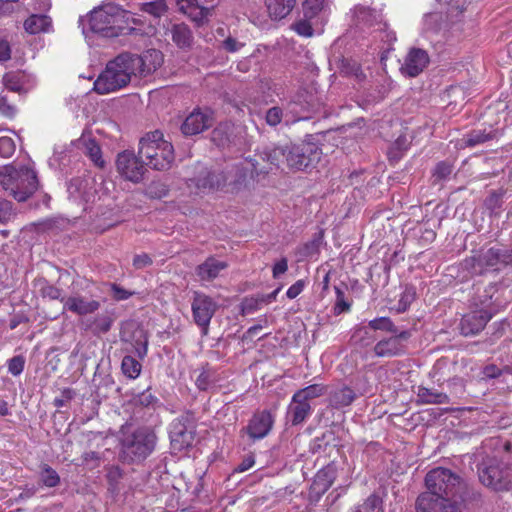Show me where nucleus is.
I'll return each mask as SVG.
<instances>
[{
  "instance_id": "48",
  "label": "nucleus",
  "mask_w": 512,
  "mask_h": 512,
  "mask_svg": "<svg viewBox=\"0 0 512 512\" xmlns=\"http://www.w3.org/2000/svg\"><path fill=\"white\" fill-rule=\"evenodd\" d=\"M214 381L213 372L210 369H202L197 376L195 384L200 390H207Z\"/></svg>"
},
{
  "instance_id": "29",
  "label": "nucleus",
  "mask_w": 512,
  "mask_h": 512,
  "mask_svg": "<svg viewBox=\"0 0 512 512\" xmlns=\"http://www.w3.org/2000/svg\"><path fill=\"white\" fill-rule=\"evenodd\" d=\"M297 0H264L269 17L281 20L289 15L295 7Z\"/></svg>"
},
{
  "instance_id": "52",
  "label": "nucleus",
  "mask_w": 512,
  "mask_h": 512,
  "mask_svg": "<svg viewBox=\"0 0 512 512\" xmlns=\"http://www.w3.org/2000/svg\"><path fill=\"white\" fill-rule=\"evenodd\" d=\"M15 152L14 140L8 136L0 137V155L3 158L11 157Z\"/></svg>"
},
{
  "instance_id": "33",
  "label": "nucleus",
  "mask_w": 512,
  "mask_h": 512,
  "mask_svg": "<svg viewBox=\"0 0 512 512\" xmlns=\"http://www.w3.org/2000/svg\"><path fill=\"white\" fill-rule=\"evenodd\" d=\"M4 87L12 92H24V86L27 83V76L22 71H10L4 74L2 78Z\"/></svg>"
},
{
  "instance_id": "59",
  "label": "nucleus",
  "mask_w": 512,
  "mask_h": 512,
  "mask_svg": "<svg viewBox=\"0 0 512 512\" xmlns=\"http://www.w3.org/2000/svg\"><path fill=\"white\" fill-rule=\"evenodd\" d=\"M192 439L191 435L184 429H181L179 431L172 432L171 435V441L172 443L176 444L177 442L180 443V448L184 445L188 446L190 444V440Z\"/></svg>"
},
{
  "instance_id": "62",
  "label": "nucleus",
  "mask_w": 512,
  "mask_h": 512,
  "mask_svg": "<svg viewBox=\"0 0 512 512\" xmlns=\"http://www.w3.org/2000/svg\"><path fill=\"white\" fill-rule=\"evenodd\" d=\"M75 391L71 388H65L61 392L60 398L54 399V405L58 408L63 407L69 400L73 399Z\"/></svg>"
},
{
  "instance_id": "58",
  "label": "nucleus",
  "mask_w": 512,
  "mask_h": 512,
  "mask_svg": "<svg viewBox=\"0 0 512 512\" xmlns=\"http://www.w3.org/2000/svg\"><path fill=\"white\" fill-rule=\"evenodd\" d=\"M24 364H25V361H24L23 357L15 356L9 360L8 370L12 375L17 376L22 373V371L24 369Z\"/></svg>"
},
{
  "instance_id": "54",
  "label": "nucleus",
  "mask_w": 512,
  "mask_h": 512,
  "mask_svg": "<svg viewBox=\"0 0 512 512\" xmlns=\"http://www.w3.org/2000/svg\"><path fill=\"white\" fill-rule=\"evenodd\" d=\"M261 302V298H253L246 297L241 302V312L243 315L253 313L254 311L259 309V305Z\"/></svg>"
},
{
  "instance_id": "38",
  "label": "nucleus",
  "mask_w": 512,
  "mask_h": 512,
  "mask_svg": "<svg viewBox=\"0 0 512 512\" xmlns=\"http://www.w3.org/2000/svg\"><path fill=\"white\" fill-rule=\"evenodd\" d=\"M303 15L307 19L316 18L327 7V0H304Z\"/></svg>"
},
{
  "instance_id": "10",
  "label": "nucleus",
  "mask_w": 512,
  "mask_h": 512,
  "mask_svg": "<svg viewBox=\"0 0 512 512\" xmlns=\"http://www.w3.org/2000/svg\"><path fill=\"white\" fill-rule=\"evenodd\" d=\"M321 109L319 98L306 90L298 91L285 106L287 121L308 120Z\"/></svg>"
},
{
  "instance_id": "34",
  "label": "nucleus",
  "mask_w": 512,
  "mask_h": 512,
  "mask_svg": "<svg viewBox=\"0 0 512 512\" xmlns=\"http://www.w3.org/2000/svg\"><path fill=\"white\" fill-rule=\"evenodd\" d=\"M495 137L493 131L486 132V130H472L461 140L462 147H475L477 145L486 143Z\"/></svg>"
},
{
  "instance_id": "31",
  "label": "nucleus",
  "mask_w": 512,
  "mask_h": 512,
  "mask_svg": "<svg viewBox=\"0 0 512 512\" xmlns=\"http://www.w3.org/2000/svg\"><path fill=\"white\" fill-rule=\"evenodd\" d=\"M416 396V403L418 405L448 404L450 402V398L446 393L438 392L424 386L418 387Z\"/></svg>"
},
{
  "instance_id": "32",
  "label": "nucleus",
  "mask_w": 512,
  "mask_h": 512,
  "mask_svg": "<svg viewBox=\"0 0 512 512\" xmlns=\"http://www.w3.org/2000/svg\"><path fill=\"white\" fill-rule=\"evenodd\" d=\"M355 398L354 390L346 385L335 388L329 393V403L336 409L349 406Z\"/></svg>"
},
{
  "instance_id": "14",
  "label": "nucleus",
  "mask_w": 512,
  "mask_h": 512,
  "mask_svg": "<svg viewBox=\"0 0 512 512\" xmlns=\"http://www.w3.org/2000/svg\"><path fill=\"white\" fill-rule=\"evenodd\" d=\"M219 0H177L179 10L198 26L208 22Z\"/></svg>"
},
{
  "instance_id": "63",
  "label": "nucleus",
  "mask_w": 512,
  "mask_h": 512,
  "mask_svg": "<svg viewBox=\"0 0 512 512\" xmlns=\"http://www.w3.org/2000/svg\"><path fill=\"white\" fill-rule=\"evenodd\" d=\"M243 46H244L243 43L239 42L237 39H235L233 37H227L222 42L223 49L226 50L227 52H231V53L239 51Z\"/></svg>"
},
{
  "instance_id": "23",
  "label": "nucleus",
  "mask_w": 512,
  "mask_h": 512,
  "mask_svg": "<svg viewBox=\"0 0 512 512\" xmlns=\"http://www.w3.org/2000/svg\"><path fill=\"white\" fill-rule=\"evenodd\" d=\"M228 268L226 261L220 260L214 256H209L206 260L195 268V274L201 281L211 282L221 275V272Z\"/></svg>"
},
{
  "instance_id": "18",
  "label": "nucleus",
  "mask_w": 512,
  "mask_h": 512,
  "mask_svg": "<svg viewBox=\"0 0 512 512\" xmlns=\"http://www.w3.org/2000/svg\"><path fill=\"white\" fill-rule=\"evenodd\" d=\"M214 117L212 110L194 109L181 125V131L186 136H193L203 132L213 125Z\"/></svg>"
},
{
  "instance_id": "47",
  "label": "nucleus",
  "mask_w": 512,
  "mask_h": 512,
  "mask_svg": "<svg viewBox=\"0 0 512 512\" xmlns=\"http://www.w3.org/2000/svg\"><path fill=\"white\" fill-rule=\"evenodd\" d=\"M416 292L413 287H406L398 301V311L404 312L414 301Z\"/></svg>"
},
{
  "instance_id": "21",
  "label": "nucleus",
  "mask_w": 512,
  "mask_h": 512,
  "mask_svg": "<svg viewBox=\"0 0 512 512\" xmlns=\"http://www.w3.org/2000/svg\"><path fill=\"white\" fill-rule=\"evenodd\" d=\"M429 61V55L425 50L411 48L405 57L400 71L403 75L416 77L427 67Z\"/></svg>"
},
{
  "instance_id": "49",
  "label": "nucleus",
  "mask_w": 512,
  "mask_h": 512,
  "mask_svg": "<svg viewBox=\"0 0 512 512\" xmlns=\"http://www.w3.org/2000/svg\"><path fill=\"white\" fill-rule=\"evenodd\" d=\"M168 187L160 182V181H153L150 183V185L147 188V193L151 198H163L168 195Z\"/></svg>"
},
{
  "instance_id": "50",
  "label": "nucleus",
  "mask_w": 512,
  "mask_h": 512,
  "mask_svg": "<svg viewBox=\"0 0 512 512\" xmlns=\"http://www.w3.org/2000/svg\"><path fill=\"white\" fill-rule=\"evenodd\" d=\"M87 150L88 156L93 163L99 168H104L105 161L102 158L101 148L95 142H90L87 146Z\"/></svg>"
},
{
  "instance_id": "13",
  "label": "nucleus",
  "mask_w": 512,
  "mask_h": 512,
  "mask_svg": "<svg viewBox=\"0 0 512 512\" xmlns=\"http://www.w3.org/2000/svg\"><path fill=\"white\" fill-rule=\"evenodd\" d=\"M218 308L217 303L200 291L193 292L191 310L194 322L201 328L203 336L208 335L209 325Z\"/></svg>"
},
{
  "instance_id": "16",
  "label": "nucleus",
  "mask_w": 512,
  "mask_h": 512,
  "mask_svg": "<svg viewBox=\"0 0 512 512\" xmlns=\"http://www.w3.org/2000/svg\"><path fill=\"white\" fill-rule=\"evenodd\" d=\"M411 337L408 330L393 333L391 337L378 341L373 352L377 357H395L406 353V342Z\"/></svg>"
},
{
  "instance_id": "55",
  "label": "nucleus",
  "mask_w": 512,
  "mask_h": 512,
  "mask_svg": "<svg viewBox=\"0 0 512 512\" xmlns=\"http://www.w3.org/2000/svg\"><path fill=\"white\" fill-rule=\"evenodd\" d=\"M452 171L453 166L446 161H442L436 165L433 176L438 180H444L452 173Z\"/></svg>"
},
{
  "instance_id": "1",
  "label": "nucleus",
  "mask_w": 512,
  "mask_h": 512,
  "mask_svg": "<svg viewBox=\"0 0 512 512\" xmlns=\"http://www.w3.org/2000/svg\"><path fill=\"white\" fill-rule=\"evenodd\" d=\"M163 62V54L149 49L143 54L122 52L110 60L94 82L93 90L101 95L125 88L133 77H146L155 72Z\"/></svg>"
},
{
  "instance_id": "51",
  "label": "nucleus",
  "mask_w": 512,
  "mask_h": 512,
  "mask_svg": "<svg viewBox=\"0 0 512 512\" xmlns=\"http://www.w3.org/2000/svg\"><path fill=\"white\" fill-rule=\"evenodd\" d=\"M111 296L115 301H123L130 298L134 292L129 291L116 283H109Z\"/></svg>"
},
{
  "instance_id": "44",
  "label": "nucleus",
  "mask_w": 512,
  "mask_h": 512,
  "mask_svg": "<svg viewBox=\"0 0 512 512\" xmlns=\"http://www.w3.org/2000/svg\"><path fill=\"white\" fill-rule=\"evenodd\" d=\"M167 4L165 0H155L151 2L143 3L141 6V10L146 12L156 18L161 17L167 12Z\"/></svg>"
},
{
  "instance_id": "37",
  "label": "nucleus",
  "mask_w": 512,
  "mask_h": 512,
  "mask_svg": "<svg viewBox=\"0 0 512 512\" xmlns=\"http://www.w3.org/2000/svg\"><path fill=\"white\" fill-rule=\"evenodd\" d=\"M37 285L39 286V293L43 298L60 300L64 304L67 297L62 296V289L50 284L46 279H39Z\"/></svg>"
},
{
  "instance_id": "26",
  "label": "nucleus",
  "mask_w": 512,
  "mask_h": 512,
  "mask_svg": "<svg viewBox=\"0 0 512 512\" xmlns=\"http://www.w3.org/2000/svg\"><path fill=\"white\" fill-rule=\"evenodd\" d=\"M311 412L312 407L310 403L303 401L295 394L292 396L291 403L288 406L287 416L290 418L293 426L302 424Z\"/></svg>"
},
{
  "instance_id": "39",
  "label": "nucleus",
  "mask_w": 512,
  "mask_h": 512,
  "mask_svg": "<svg viewBox=\"0 0 512 512\" xmlns=\"http://www.w3.org/2000/svg\"><path fill=\"white\" fill-rule=\"evenodd\" d=\"M326 390V386L322 384H312L305 388L299 389L294 394L303 401L310 403L312 399L324 395Z\"/></svg>"
},
{
  "instance_id": "36",
  "label": "nucleus",
  "mask_w": 512,
  "mask_h": 512,
  "mask_svg": "<svg viewBox=\"0 0 512 512\" xmlns=\"http://www.w3.org/2000/svg\"><path fill=\"white\" fill-rule=\"evenodd\" d=\"M354 512H383V498L377 492L369 495L361 504L355 506Z\"/></svg>"
},
{
  "instance_id": "12",
  "label": "nucleus",
  "mask_w": 512,
  "mask_h": 512,
  "mask_svg": "<svg viewBox=\"0 0 512 512\" xmlns=\"http://www.w3.org/2000/svg\"><path fill=\"white\" fill-rule=\"evenodd\" d=\"M228 176V184L231 191H239L244 188L249 178L267 174L268 171L259 167L257 161L253 159H243L237 163L225 167Z\"/></svg>"
},
{
  "instance_id": "45",
  "label": "nucleus",
  "mask_w": 512,
  "mask_h": 512,
  "mask_svg": "<svg viewBox=\"0 0 512 512\" xmlns=\"http://www.w3.org/2000/svg\"><path fill=\"white\" fill-rule=\"evenodd\" d=\"M369 327L373 330H381L390 333H396L399 329L394 325L392 320L388 317H379L369 321Z\"/></svg>"
},
{
  "instance_id": "35",
  "label": "nucleus",
  "mask_w": 512,
  "mask_h": 512,
  "mask_svg": "<svg viewBox=\"0 0 512 512\" xmlns=\"http://www.w3.org/2000/svg\"><path fill=\"white\" fill-rule=\"evenodd\" d=\"M232 126L229 123H221L211 132V140L218 147H225L231 142Z\"/></svg>"
},
{
  "instance_id": "17",
  "label": "nucleus",
  "mask_w": 512,
  "mask_h": 512,
  "mask_svg": "<svg viewBox=\"0 0 512 512\" xmlns=\"http://www.w3.org/2000/svg\"><path fill=\"white\" fill-rule=\"evenodd\" d=\"M120 340L133 346L136 354L144 358L148 352L147 332L135 322H126L120 330Z\"/></svg>"
},
{
  "instance_id": "56",
  "label": "nucleus",
  "mask_w": 512,
  "mask_h": 512,
  "mask_svg": "<svg viewBox=\"0 0 512 512\" xmlns=\"http://www.w3.org/2000/svg\"><path fill=\"white\" fill-rule=\"evenodd\" d=\"M336 292V303L334 307V311L336 314H341L350 309V304L344 298V292L341 288L335 287Z\"/></svg>"
},
{
  "instance_id": "25",
  "label": "nucleus",
  "mask_w": 512,
  "mask_h": 512,
  "mask_svg": "<svg viewBox=\"0 0 512 512\" xmlns=\"http://www.w3.org/2000/svg\"><path fill=\"white\" fill-rule=\"evenodd\" d=\"M115 321V312L105 311L104 313L97 314L95 317L86 320L85 330L90 331L95 336L106 334L111 330Z\"/></svg>"
},
{
  "instance_id": "20",
  "label": "nucleus",
  "mask_w": 512,
  "mask_h": 512,
  "mask_svg": "<svg viewBox=\"0 0 512 512\" xmlns=\"http://www.w3.org/2000/svg\"><path fill=\"white\" fill-rule=\"evenodd\" d=\"M100 307V300L80 293H75L64 301V310H68L78 316L94 314Z\"/></svg>"
},
{
  "instance_id": "19",
  "label": "nucleus",
  "mask_w": 512,
  "mask_h": 512,
  "mask_svg": "<svg viewBox=\"0 0 512 512\" xmlns=\"http://www.w3.org/2000/svg\"><path fill=\"white\" fill-rule=\"evenodd\" d=\"M493 313L487 309H478L471 311L461 318L459 329L465 336H475L479 334L492 319Z\"/></svg>"
},
{
  "instance_id": "60",
  "label": "nucleus",
  "mask_w": 512,
  "mask_h": 512,
  "mask_svg": "<svg viewBox=\"0 0 512 512\" xmlns=\"http://www.w3.org/2000/svg\"><path fill=\"white\" fill-rule=\"evenodd\" d=\"M323 478H325V483H323V492H325L333 483V469L330 467H327L317 474V482L321 481Z\"/></svg>"
},
{
  "instance_id": "2",
  "label": "nucleus",
  "mask_w": 512,
  "mask_h": 512,
  "mask_svg": "<svg viewBox=\"0 0 512 512\" xmlns=\"http://www.w3.org/2000/svg\"><path fill=\"white\" fill-rule=\"evenodd\" d=\"M425 484L427 491L417 497L416 512H462L458 499L464 501L465 487L459 475L437 467L427 473Z\"/></svg>"
},
{
  "instance_id": "9",
  "label": "nucleus",
  "mask_w": 512,
  "mask_h": 512,
  "mask_svg": "<svg viewBox=\"0 0 512 512\" xmlns=\"http://www.w3.org/2000/svg\"><path fill=\"white\" fill-rule=\"evenodd\" d=\"M287 167L294 171H309L321 160L322 149L314 142L303 141L289 144Z\"/></svg>"
},
{
  "instance_id": "57",
  "label": "nucleus",
  "mask_w": 512,
  "mask_h": 512,
  "mask_svg": "<svg viewBox=\"0 0 512 512\" xmlns=\"http://www.w3.org/2000/svg\"><path fill=\"white\" fill-rule=\"evenodd\" d=\"M320 240L321 238L318 237L304 244L301 252L302 255L305 257H312L313 255H316L319 252Z\"/></svg>"
},
{
  "instance_id": "22",
  "label": "nucleus",
  "mask_w": 512,
  "mask_h": 512,
  "mask_svg": "<svg viewBox=\"0 0 512 512\" xmlns=\"http://www.w3.org/2000/svg\"><path fill=\"white\" fill-rule=\"evenodd\" d=\"M273 423L274 419L272 414L267 410H263L252 416L248 425L243 428V431H246L253 440L262 439L269 434Z\"/></svg>"
},
{
  "instance_id": "3",
  "label": "nucleus",
  "mask_w": 512,
  "mask_h": 512,
  "mask_svg": "<svg viewBox=\"0 0 512 512\" xmlns=\"http://www.w3.org/2000/svg\"><path fill=\"white\" fill-rule=\"evenodd\" d=\"M478 479L482 485L495 492L512 488V466L508 459L485 456L477 464Z\"/></svg>"
},
{
  "instance_id": "7",
  "label": "nucleus",
  "mask_w": 512,
  "mask_h": 512,
  "mask_svg": "<svg viewBox=\"0 0 512 512\" xmlns=\"http://www.w3.org/2000/svg\"><path fill=\"white\" fill-rule=\"evenodd\" d=\"M129 12L112 2L95 8L89 17L90 29L105 37H116L121 33V24L129 19Z\"/></svg>"
},
{
  "instance_id": "8",
  "label": "nucleus",
  "mask_w": 512,
  "mask_h": 512,
  "mask_svg": "<svg viewBox=\"0 0 512 512\" xmlns=\"http://www.w3.org/2000/svg\"><path fill=\"white\" fill-rule=\"evenodd\" d=\"M228 184L225 168L219 166H206L197 163L193 167V175L188 178L187 185L201 192H214L223 190Z\"/></svg>"
},
{
  "instance_id": "40",
  "label": "nucleus",
  "mask_w": 512,
  "mask_h": 512,
  "mask_svg": "<svg viewBox=\"0 0 512 512\" xmlns=\"http://www.w3.org/2000/svg\"><path fill=\"white\" fill-rule=\"evenodd\" d=\"M121 369L126 377L135 379L140 375L142 365L134 357L127 355L122 359Z\"/></svg>"
},
{
  "instance_id": "24",
  "label": "nucleus",
  "mask_w": 512,
  "mask_h": 512,
  "mask_svg": "<svg viewBox=\"0 0 512 512\" xmlns=\"http://www.w3.org/2000/svg\"><path fill=\"white\" fill-rule=\"evenodd\" d=\"M173 43L182 50H190L194 43V36L185 23H171L166 30Z\"/></svg>"
},
{
  "instance_id": "61",
  "label": "nucleus",
  "mask_w": 512,
  "mask_h": 512,
  "mask_svg": "<svg viewBox=\"0 0 512 512\" xmlns=\"http://www.w3.org/2000/svg\"><path fill=\"white\" fill-rule=\"evenodd\" d=\"M58 221L54 218H47L35 224L38 232H47L56 229Z\"/></svg>"
},
{
  "instance_id": "6",
  "label": "nucleus",
  "mask_w": 512,
  "mask_h": 512,
  "mask_svg": "<svg viewBox=\"0 0 512 512\" xmlns=\"http://www.w3.org/2000/svg\"><path fill=\"white\" fill-rule=\"evenodd\" d=\"M156 443L157 436L148 427L125 433L121 439L120 458L127 463L141 462L154 451Z\"/></svg>"
},
{
  "instance_id": "30",
  "label": "nucleus",
  "mask_w": 512,
  "mask_h": 512,
  "mask_svg": "<svg viewBox=\"0 0 512 512\" xmlns=\"http://www.w3.org/2000/svg\"><path fill=\"white\" fill-rule=\"evenodd\" d=\"M24 29L31 35L49 32L52 28V20L45 14H32L24 21Z\"/></svg>"
},
{
  "instance_id": "43",
  "label": "nucleus",
  "mask_w": 512,
  "mask_h": 512,
  "mask_svg": "<svg viewBox=\"0 0 512 512\" xmlns=\"http://www.w3.org/2000/svg\"><path fill=\"white\" fill-rule=\"evenodd\" d=\"M444 22V16L440 12L428 13L424 16V29L429 32H438Z\"/></svg>"
},
{
  "instance_id": "11",
  "label": "nucleus",
  "mask_w": 512,
  "mask_h": 512,
  "mask_svg": "<svg viewBox=\"0 0 512 512\" xmlns=\"http://www.w3.org/2000/svg\"><path fill=\"white\" fill-rule=\"evenodd\" d=\"M512 263V249L489 248L487 251L464 260V267L474 274H483L488 268L499 264L508 265Z\"/></svg>"
},
{
  "instance_id": "41",
  "label": "nucleus",
  "mask_w": 512,
  "mask_h": 512,
  "mask_svg": "<svg viewBox=\"0 0 512 512\" xmlns=\"http://www.w3.org/2000/svg\"><path fill=\"white\" fill-rule=\"evenodd\" d=\"M130 403L135 407H144V408H152L158 404V398L153 395L149 390L141 392L135 395Z\"/></svg>"
},
{
  "instance_id": "42",
  "label": "nucleus",
  "mask_w": 512,
  "mask_h": 512,
  "mask_svg": "<svg viewBox=\"0 0 512 512\" xmlns=\"http://www.w3.org/2000/svg\"><path fill=\"white\" fill-rule=\"evenodd\" d=\"M40 480L46 487H56L60 483V477L55 469L48 464H43L40 470Z\"/></svg>"
},
{
  "instance_id": "46",
  "label": "nucleus",
  "mask_w": 512,
  "mask_h": 512,
  "mask_svg": "<svg viewBox=\"0 0 512 512\" xmlns=\"http://www.w3.org/2000/svg\"><path fill=\"white\" fill-rule=\"evenodd\" d=\"M312 19H300L292 24V29L300 36L311 37L313 36L314 29L311 23Z\"/></svg>"
},
{
  "instance_id": "4",
  "label": "nucleus",
  "mask_w": 512,
  "mask_h": 512,
  "mask_svg": "<svg viewBox=\"0 0 512 512\" xmlns=\"http://www.w3.org/2000/svg\"><path fill=\"white\" fill-rule=\"evenodd\" d=\"M0 183L18 202H24L38 189L39 182L36 172L26 166H8L0 173Z\"/></svg>"
},
{
  "instance_id": "28",
  "label": "nucleus",
  "mask_w": 512,
  "mask_h": 512,
  "mask_svg": "<svg viewBox=\"0 0 512 512\" xmlns=\"http://www.w3.org/2000/svg\"><path fill=\"white\" fill-rule=\"evenodd\" d=\"M288 145L285 146H272L266 147L261 153L260 158L268 163L269 168L263 167L262 169L270 171L273 168L278 169L283 162L287 163Z\"/></svg>"
},
{
  "instance_id": "53",
  "label": "nucleus",
  "mask_w": 512,
  "mask_h": 512,
  "mask_svg": "<svg viewBox=\"0 0 512 512\" xmlns=\"http://www.w3.org/2000/svg\"><path fill=\"white\" fill-rule=\"evenodd\" d=\"M283 111L280 107L274 106L267 110L266 112V122L270 126H277L283 118Z\"/></svg>"
},
{
  "instance_id": "64",
  "label": "nucleus",
  "mask_w": 512,
  "mask_h": 512,
  "mask_svg": "<svg viewBox=\"0 0 512 512\" xmlns=\"http://www.w3.org/2000/svg\"><path fill=\"white\" fill-rule=\"evenodd\" d=\"M12 214V203L7 200L0 201V223L8 221Z\"/></svg>"
},
{
  "instance_id": "5",
  "label": "nucleus",
  "mask_w": 512,
  "mask_h": 512,
  "mask_svg": "<svg viewBox=\"0 0 512 512\" xmlns=\"http://www.w3.org/2000/svg\"><path fill=\"white\" fill-rule=\"evenodd\" d=\"M138 155L146 160L144 165L155 170L168 169L174 160L172 144L164 140L163 134L158 130L141 138Z\"/></svg>"
},
{
  "instance_id": "15",
  "label": "nucleus",
  "mask_w": 512,
  "mask_h": 512,
  "mask_svg": "<svg viewBox=\"0 0 512 512\" xmlns=\"http://www.w3.org/2000/svg\"><path fill=\"white\" fill-rule=\"evenodd\" d=\"M140 159L132 151L126 150L119 153L116 159L117 171L125 179L139 183L146 171L144 162Z\"/></svg>"
},
{
  "instance_id": "27",
  "label": "nucleus",
  "mask_w": 512,
  "mask_h": 512,
  "mask_svg": "<svg viewBox=\"0 0 512 512\" xmlns=\"http://www.w3.org/2000/svg\"><path fill=\"white\" fill-rule=\"evenodd\" d=\"M90 180L84 178H74L68 185V192L75 200H83L85 203L93 202L95 193L90 186Z\"/></svg>"
}]
</instances>
